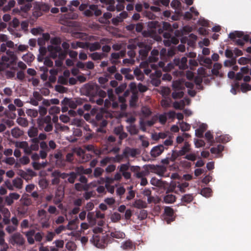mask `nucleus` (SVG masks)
I'll use <instances>...</instances> for the list:
<instances>
[{
    "mask_svg": "<svg viewBox=\"0 0 251 251\" xmlns=\"http://www.w3.org/2000/svg\"><path fill=\"white\" fill-rule=\"evenodd\" d=\"M17 56L15 53L8 50L6 51V54L1 57L0 62V71H3L10 67V65L13 64L17 60Z\"/></svg>",
    "mask_w": 251,
    "mask_h": 251,
    "instance_id": "nucleus-1",
    "label": "nucleus"
},
{
    "mask_svg": "<svg viewBox=\"0 0 251 251\" xmlns=\"http://www.w3.org/2000/svg\"><path fill=\"white\" fill-rule=\"evenodd\" d=\"M48 51L50 52V56L53 59L57 56L60 59H63L66 56V52H61V49L60 46L50 45L48 47Z\"/></svg>",
    "mask_w": 251,
    "mask_h": 251,
    "instance_id": "nucleus-2",
    "label": "nucleus"
},
{
    "mask_svg": "<svg viewBox=\"0 0 251 251\" xmlns=\"http://www.w3.org/2000/svg\"><path fill=\"white\" fill-rule=\"evenodd\" d=\"M191 144L188 142L185 141L184 145L179 151H173L172 155V161H175L178 156L184 155L186 153L191 152Z\"/></svg>",
    "mask_w": 251,
    "mask_h": 251,
    "instance_id": "nucleus-3",
    "label": "nucleus"
},
{
    "mask_svg": "<svg viewBox=\"0 0 251 251\" xmlns=\"http://www.w3.org/2000/svg\"><path fill=\"white\" fill-rule=\"evenodd\" d=\"M172 86L174 89V91L172 93V97L174 99H179L183 97V92L182 91L183 88V84L180 80H176L173 81Z\"/></svg>",
    "mask_w": 251,
    "mask_h": 251,
    "instance_id": "nucleus-4",
    "label": "nucleus"
},
{
    "mask_svg": "<svg viewBox=\"0 0 251 251\" xmlns=\"http://www.w3.org/2000/svg\"><path fill=\"white\" fill-rule=\"evenodd\" d=\"M8 242L13 246H21L24 244L25 240L20 233L17 232L9 237Z\"/></svg>",
    "mask_w": 251,
    "mask_h": 251,
    "instance_id": "nucleus-5",
    "label": "nucleus"
},
{
    "mask_svg": "<svg viewBox=\"0 0 251 251\" xmlns=\"http://www.w3.org/2000/svg\"><path fill=\"white\" fill-rule=\"evenodd\" d=\"M193 128L195 129V135L198 137H201L203 133L207 128V125L204 123H201L199 121H195L193 124Z\"/></svg>",
    "mask_w": 251,
    "mask_h": 251,
    "instance_id": "nucleus-6",
    "label": "nucleus"
},
{
    "mask_svg": "<svg viewBox=\"0 0 251 251\" xmlns=\"http://www.w3.org/2000/svg\"><path fill=\"white\" fill-rule=\"evenodd\" d=\"M108 95V99H106L104 101V107L105 109L108 108L111 105L112 103V107L113 109H116L118 107V103L117 102L115 101V97L113 94V90L109 89L107 91Z\"/></svg>",
    "mask_w": 251,
    "mask_h": 251,
    "instance_id": "nucleus-7",
    "label": "nucleus"
},
{
    "mask_svg": "<svg viewBox=\"0 0 251 251\" xmlns=\"http://www.w3.org/2000/svg\"><path fill=\"white\" fill-rule=\"evenodd\" d=\"M189 186V183L187 182H184L182 183H172L171 184V187L174 192L176 194H178L179 192L183 193L185 192V189Z\"/></svg>",
    "mask_w": 251,
    "mask_h": 251,
    "instance_id": "nucleus-8",
    "label": "nucleus"
},
{
    "mask_svg": "<svg viewBox=\"0 0 251 251\" xmlns=\"http://www.w3.org/2000/svg\"><path fill=\"white\" fill-rule=\"evenodd\" d=\"M137 45L141 48L139 51V56L141 59H144L148 55L151 48L149 46H148L143 42H139Z\"/></svg>",
    "mask_w": 251,
    "mask_h": 251,
    "instance_id": "nucleus-9",
    "label": "nucleus"
},
{
    "mask_svg": "<svg viewBox=\"0 0 251 251\" xmlns=\"http://www.w3.org/2000/svg\"><path fill=\"white\" fill-rule=\"evenodd\" d=\"M174 210L170 207H165L164 208V220L167 224H170L174 220Z\"/></svg>",
    "mask_w": 251,
    "mask_h": 251,
    "instance_id": "nucleus-10",
    "label": "nucleus"
},
{
    "mask_svg": "<svg viewBox=\"0 0 251 251\" xmlns=\"http://www.w3.org/2000/svg\"><path fill=\"white\" fill-rule=\"evenodd\" d=\"M61 103L62 105H68V107L73 109L76 108L77 105L80 104L79 100L66 98L61 101Z\"/></svg>",
    "mask_w": 251,
    "mask_h": 251,
    "instance_id": "nucleus-11",
    "label": "nucleus"
},
{
    "mask_svg": "<svg viewBox=\"0 0 251 251\" xmlns=\"http://www.w3.org/2000/svg\"><path fill=\"white\" fill-rule=\"evenodd\" d=\"M140 67L144 69V72L147 75H149L151 72V69L150 68L153 70L156 69V65L154 64H149L147 61L141 62L140 64Z\"/></svg>",
    "mask_w": 251,
    "mask_h": 251,
    "instance_id": "nucleus-12",
    "label": "nucleus"
},
{
    "mask_svg": "<svg viewBox=\"0 0 251 251\" xmlns=\"http://www.w3.org/2000/svg\"><path fill=\"white\" fill-rule=\"evenodd\" d=\"M20 195L17 193H11L5 198V202L7 205H12L14 201L18 200L20 198Z\"/></svg>",
    "mask_w": 251,
    "mask_h": 251,
    "instance_id": "nucleus-13",
    "label": "nucleus"
},
{
    "mask_svg": "<svg viewBox=\"0 0 251 251\" xmlns=\"http://www.w3.org/2000/svg\"><path fill=\"white\" fill-rule=\"evenodd\" d=\"M77 17V15L74 13H70L68 14L62 15L59 19L60 24L64 25H68V22L65 19H75Z\"/></svg>",
    "mask_w": 251,
    "mask_h": 251,
    "instance_id": "nucleus-14",
    "label": "nucleus"
},
{
    "mask_svg": "<svg viewBox=\"0 0 251 251\" xmlns=\"http://www.w3.org/2000/svg\"><path fill=\"white\" fill-rule=\"evenodd\" d=\"M158 120V117L157 116H154L152 117L151 120L147 121V122H144L143 121L141 120L140 121V126L141 129L145 131H146V126H151L154 124H155L157 121Z\"/></svg>",
    "mask_w": 251,
    "mask_h": 251,
    "instance_id": "nucleus-15",
    "label": "nucleus"
},
{
    "mask_svg": "<svg viewBox=\"0 0 251 251\" xmlns=\"http://www.w3.org/2000/svg\"><path fill=\"white\" fill-rule=\"evenodd\" d=\"M164 151V146L162 145H159L153 147L150 151V154L152 157H156L159 156Z\"/></svg>",
    "mask_w": 251,
    "mask_h": 251,
    "instance_id": "nucleus-16",
    "label": "nucleus"
},
{
    "mask_svg": "<svg viewBox=\"0 0 251 251\" xmlns=\"http://www.w3.org/2000/svg\"><path fill=\"white\" fill-rule=\"evenodd\" d=\"M139 151L137 149L126 147L123 151V155L125 157H135L139 154Z\"/></svg>",
    "mask_w": 251,
    "mask_h": 251,
    "instance_id": "nucleus-17",
    "label": "nucleus"
},
{
    "mask_svg": "<svg viewBox=\"0 0 251 251\" xmlns=\"http://www.w3.org/2000/svg\"><path fill=\"white\" fill-rule=\"evenodd\" d=\"M163 36L165 38L164 40V45L167 46H170L172 43L176 44L178 43L177 40H175L171 38V34L169 32H165L163 33Z\"/></svg>",
    "mask_w": 251,
    "mask_h": 251,
    "instance_id": "nucleus-18",
    "label": "nucleus"
},
{
    "mask_svg": "<svg viewBox=\"0 0 251 251\" xmlns=\"http://www.w3.org/2000/svg\"><path fill=\"white\" fill-rule=\"evenodd\" d=\"M187 59L186 57H183L181 59L179 58H175L174 60V64L176 66H178L179 68L184 70L187 68Z\"/></svg>",
    "mask_w": 251,
    "mask_h": 251,
    "instance_id": "nucleus-19",
    "label": "nucleus"
},
{
    "mask_svg": "<svg viewBox=\"0 0 251 251\" xmlns=\"http://www.w3.org/2000/svg\"><path fill=\"white\" fill-rule=\"evenodd\" d=\"M15 147L17 148L23 149L24 152L26 154H30V150L29 148L28 144L26 141L16 142L15 144Z\"/></svg>",
    "mask_w": 251,
    "mask_h": 251,
    "instance_id": "nucleus-20",
    "label": "nucleus"
},
{
    "mask_svg": "<svg viewBox=\"0 0 251 251\" xmlns=\"http://www.w3.org/2000/svg\"><path fill=\"white\" fill-rule=\"evenodd\" d=\"M127 13L126 11H123L120 13L119 15L115 18H112V23L114 25H117L119 23L123 22L124 20L127 17Z\"/></svg>",
    "mask_w": 251,
    "mask_h": 251,
    "instance_id": "nucleus-21",
    "label": "nucleus"
},
{
    "mask_svg": "<svg viewBox=\"0 0 251 251\" xmlns=\"http://www.w3.org/2000/svg\"><path fill=\"white\" fill-rule=\"evenodd\" d=\"M222 67V65L220 63H214L213 65V69L211 70L212 74L217 76L222 77L223 75V73L221 71Z\"/></svg>",
    "mask_w": 251,
    "mask_h": 251,
    "instance_id": "nucleus-22",
    "label": "nucleus"
},
{
    "mask_svg": "<svg viewBox=\"0 0 251 251\" xmlns=\"http://www.w3.org/2000/svg\"><path fill=\"white\" fill-rule=\"evenodd\" d=\"M190 100L188 99H184L180 101H176L173 103V106L176 109H182L185 105H189Z\"/></svg>",
    "mask_w": 251,
    "mask_h": 251,
    "instance_id": "nucleus-23",
    "label": "nucleus"
},
{
    "mask_svg": "<svg viewBox=\"0 0 251 251\" xmlns=\"http://www.w3.org/2000/svg\"><path fill=\"white\" fill-rule=\"evenodd\" d=\"M54 157L55 158V164L59 167H63L65 166V163L63 159L62 154L60 152H58L54 155Z\"/></svg>",
    "mask_w": 251,
    "mask_h": 251,
    "instance_id": "nucleus-24",
    "label": "nucleus"
},
{
    "mask_svg": "<svg viewBox=\"0 0 251 251\" xmlns=\"http://www.w3.org/2000/svg\"><path fill=\"white\" fill-rule=\"evenodd\" d=\"M94 244L98 248H103L106 246L105 243L102 239H100V237L97 236L93 237Z\"/></svg>",
    "mask_w": 251,
    "mask_h": 251,
    "instance_id": "nucleus-25",
    "label": "nucleus"
},
{
    "mask_svg": "<svg viewBox=\"0 0 251 251\" xmlns=\"http://www.w3.org/2000/svg\"><path fill=\"white\" fill-rule=\"evenodd\" d=\"M88 42H76L71 43V47L73 49L82 48L84 49H88Z\"/></svg>",
    "mask_w": 251,
    "mask_h": 251,
    "instance_id": "nucleus-26",
    "label": "nucleus"
},
{
    "mask_svg": "<svg viewBox=\"0 0 251 251\" xmlns=\"http://www.w3.org/2000/svg\"><path fill=\"white\" fill-rule=\"evenodd\" d=\"M249 71V70L248 67H242L240 70V72L238 73L235 75L236 79L238 80H241L243 78L244 75L248 73Z\"/></svg>",
    "mask_w": 251,
    "mask_h": 251,
    "instance_id": "nucleus-27",
    "label": "nucleus"
},
{
    "mask_svg": "<svg viewBox=\"0 0 251 251\" xmlns=\"http://www.w3.org/2000/svg\"><path fill=\"white\" fill-rule=\"evenodd\" d=\"M150 182L151 185L159 187H165V182L158 179L155 177H152L151 179Z\"/></svg>",
    "mask_w": 251,
    "mask_h": 251,
    "instance_id": "nucleus-28",
    "label": "nucleus"
},
{
    "mask_svg": "<svg viewBox=\"0 0 251 251\" xmlns=\"http://www.w3.org/2000/svg\"><path fill=\"white\" fill-rule=\"evenodd\" d=\"M132 206L138 209L144 208L147 207V204L145 201L141 200H136L132 204Z\"/></svg>",
    "mask_w": 251,
    "mask_h": 251,
    "instance_id": "nucleus-29",
    "label": "nucleus"
},
{
    "mask_svg": "<svg viewBox=\"0 0 251 251\" xmlns=\"http://www.w3.org/2000/svg\"><path fill=\"white\" fill-rule=\"evenodd\" d=\"M50 116H47L45 118L39 117V118H38L37 124L39 128L41 129L44 126V124L48 123L50 120Z\"/></svg>",
    "mask_w": 251,
    "mask_h": 251,
    "instance_id": "nucleus-30",
    "label": "nucleus"
},
{
    "mask_svg": "<svg viewBox=\"0 0 251 251\" xmlns=\"http://www.w3.org/2000/svg\"><path fill=\"white\" fill-rule=\"evenodd\" d=\"M134 246L132 243V242L130 240H127L125 242H123L121 246V248L125 251H128L130 250H132Z\"/></svg>",
    "mask_w": 251,
    "mask_h": 251,
    "instance_id": "nucleus-31",
    "label": "nucleus"
},
{
    "mask_svg": "<svg viewBox=\"0 0 251 251\" xmlns=\"http://www.w3.org/2000/svg\"><path fill=\"white\" fill-rule=\"evenodd\" d=\"M110 236L113 238L124 239L125 237V234L120 230H114L111 232Z\"/></svg>",
    "mask_w": 251,
    "mask_h": 251,
    "instance_id": "nucleus-32",
    "label": "nucleus"
},
{
    "mask_svg": "<svg viewBox=\"0 0 251 251\" xmlns=\"http://www.w3.org/2000/svg\"><path fill=\"white\" fill-rule=\"evenodd\" d=\"M100 47L101 46L100 43L98 42L93 43L88 42V49H89L90 51H94L98 50L100 48Z\"/></svg>",
    "mask_w": 251,
    "mask_h": 251,
    "instance_id": "nucleus-33",
    "label": "nucleus"
},
{
    "mask_svg": "<svg viewBox=\"0 0 251 251\" xmlns=\"http://www.w3.org/2000/svg\"><path fill=\"white\" fill-rule=\"evenodd\" d=\"M166 167L164 165H157L154 168L155 173L160 176H162L166 171Z\"/></svg>",
    "mask_w": 251,
    "mask_h": 251,
    "instance_id": "nucleus-34",
    "label": "nucleus"
},
{
    "mask_svg": "<svg viewBox=\"0 0 251 251\" xmlns=\"http://www.w3.org/2000/svg\"><path fill=\"white\" fill-rule=\"evenodd\" d=\"M158 53L159 51L157 50L153 49L151 51V55L149 58V61L150 62L157 61L158 59Z\"/></svg>",
    "mask_w": 251,
    "mask_h": 251,
    "instance_id": "nucleus-35",
    "label": "nucleus"
},
{
    "mask_svg": "<svg viewBox=\"0 0 251 251\" xmlns=\"http://www.w3.org/2000/svg\"><path fill=\"white\" fill-rule=\"evenodd\" d=\"M35 234L34 230H30L27 231L25 235L27 238V242L30 244H33L34 243V240L33 239V236Z\"/></svg>",
    "mask_w": 251,
    "mask_h": 251,
    "instance_id": "nucleus-36",
    "label": "nucleus"
},
{
    "mask_svg": "<svg viewBox=\"0 0 251 251\" xmlns=\"http://www.w3.org/2000/svg\"><path fill=\"white\" fill-rule=\"evenodd\" d=\"M58 175H59L58 171H54L51 173V176L53 177L51 180L52 184L56 185L59 183L60 177Z\"/></svg>",
    "mask_w": 251,
    "mask_h": 251,
    "instance_id": "nucleus-37",
    "label": "nucleus"
},
{
    "mask_svg": "<svg viewBox=\"0 0 251 251\" xmlns=\"http://www.w3.org/2000/svg\"><path fill=\"white\" fill-rule=\"evenodd\" d=\"M5 232L2 230L0 229V246H1V248H9L5 241Z\"/></svg>",
    "mask_w": 251,
    "mask_h": 251,
    "instance_id": "nucleus-38",
    "label": "nucleus"
},
{
    "mask_svg": "<svg viewBox=\"0 0 251 251\" xmlns=\"http://www.w3.org/2000/svg\"><path fill=\"white\" fill-rule=\"evenodd\" d=\"M12 183L14 187L17 189H20L23 187V180L19 177L14 179Z\"/></svg>",
    "mask_w": 251,
    "mask_h": 251,
    "instance_id": "nucleus-39",
    "label": "nucleus"
},
{
    "mask_svg": "<svg viewBox=\"0 0 251 251\" xmlns=\"http://www.w3.org/2000/svg\"><path fill=\"white\" fill-rule=\"evenodd\" d=\"M244 35V33L242 31H235L230 33L228 37L232 40H236V38H241Z\"/></svg>",
    "mask_w": 251,
    "mask_h": 251,
    "instance_id": "nucleus-40",
    "label": "nucleus"
},
{
    "mask_svg": "<svg viewBox=\"0 0 251 251\" xmlns=\"http://www.w3.org/2000/svg\"><path fill=\"white\" fill-rule=\"evenodd\" d=\"M217 142L226 143L230 141V137L227 135H221L216 137Z\"/></svg>",
    "mask_w": 251,
    "mask_h": 251,
    "instance_id": "nucleus-41",
    "label": "nucleus"
},
{
    "mask_svg": "<svg viewBox=\"0 0 251 251\" xmlns=\"http://www.w3.org/2000/svg\"><path fill=\"white\" fill-rule=\"evenodd\" d=\"M128 94V91H126L125 93H124V97H119V101L121 103V105H120V107H121V109L122 110H125L126 107V104L125 103V97L127 96Z\"/></svg>",
    "mask_w": 251,
    "mask_h": 251,
    "instance_id": "nucleus-42",
    "label": "nucleus"
},
{
    "mask_svg": "<svg viewBox=\"0 0 251 251\" xmlns=\"http://www.w3.org/2000/svg\"><path fill=\"white\" fill-rule=\"evenodd\" d=\"M89 6L90 9L93 12V15L99 16L101 14V11L98 8V5L91 4Z\"/></svg>",
    "mask_w": 251,
    "mask_h": 251,
    "instance_id": "nucleus-43",
    "label": "nucleus"
},
{
    "mask_svg": "<svg viewBox=\"0 0 251 251\" xmlns=\"http://www.w3.org/2000/svg\"><path fill=\"white\" fill-rule=\"evenodd\" d=\"M27 115L31 118H36L38 114V111L35 109H27L25 111Z\"/></svg>",
    "mask_w": 251,
    "mask_h": 251,
    "instance_id": "nucleus-44",
    "label": "nucleus"
},
{
    "mask_svg": "<svg viewBox=\"0 0 251 251\" xmlns=\"http://www.w3.org/2000/svg\"><path fill=\"white\" fill-rule=\"evenodd\" d=\"M164 201L166 203H173L176 201V197L172 194H168L164 197Z\"/></svg>",
    "mask_w": 251,
    "mask_h": 251,
    "instance_id": "nucleus-45",
    "label": "nucleus"
},
{
    "mask_svg": "<svg viewBox=\"0 0 251 251\" xmlns=\"http://www.w3.org/2000/svg\"><path fill=\"white\" fill-rule=\"evenodd\" d=\"M24 61L27 63H31L34 59V56L31 53H27L22 56Z\"/></svg>",
    "mask_w": 251,
    "mask_h": 251,
    "instance_id": "nucleus-46",
    "label": "nucleus"
},
{
    "mask_svg": "<svg viewBox=\"0 0 251 251\" xmlns=\"http://www.w3.org/2000/svg\"><path fill=\"white\" fill-rule=\"evenodd\" d=\"M184 158L191 161H194L197 159L196 153L194 152H189L185 154Z\"/></svg>",
    "mask_w": 251,
    "mask_h": 251,
    "instance_id": "nucleus-47",
    "label": "nucleus"
},
{
    "mask_svg": "<svg viewBox=\"0 0 251 251\" xmlns=\"http://www.w3.org/2000/svg\"><path fill=\"white\" fill-rule=\"evenodd\" d=\"M89 56L93 60H98L102 59L104 55L102 53L96 52L90 54Z\"/></svg>",
    "mask_w": 251,
    "mask_h": 251,
    "instance_id": "nucleus-48",
    "label": "nucleus"
},
{
    "mask_svg": "<svg viewBox=\"0 0 251 251\" xmlns=\"http://www.w3.org/2000/svg\"><path fill=\"white\" fill-rule=\"evenodd\" d=\"M127 131L132 135L137 134L138 129L134 125H130L126 127Z\"/></svg>",
    "mask_w": 251,
    "mask_h": 251,
    "instance_id": "nucleus-49",
    "label": "nucleus"
},
{
    "mask_svg": "<svg viewBox=\"0 0 251 251\" xmlns=\"http://www.w3.org/2000/svg\"><path fill=\"white\" fill-rule=\"evenodd\" d=\"M38 130L37 128L34 126L30 127L28 130V135L30 137H34L37 135Z\"/></svg>",
    "mask_w": 251,
    "mask_h": 251,
    "instance_id": "nucleus-50",
    "label": "nucleus"
},
{
    "mask_svg": "<svg viewBox=\"0 0 251 251\" xmlns=\"http://www.w3.org/2000/svg\"><path fill=\"white\" fill-rule=\"evenodd\" d=\"M212 193V190L209 188H203L201 192V194L203 196L208 198L211 196Z\"/></svg>",
    "mask_w": 251,
    "mask_h": 251,
    "instance_id": "nucleus-51",
    "label": "nucleus"
},
{
    "mask_svg": "<svg viewBox=\"0 0 251 251\" xmlns=\"http://www.w3.org/2000/svg\"><path fill=\"white\" fill-rule=\"evenodd\" d=\"M224 150V147L221 145H219L217 147L212 148L210 149V151L213 154H219Z\"/></svg>",
    "mask_w": 251,
    "mask_h": 251,
    "instance_id": "nucleus-52",
    "label": "nucleus"
},
{
    "mask_svg": "<svg viewBox=\"0 0 251 251\" xmlns=\"http://www.w3.org/2000/svg\"><path fill=\"white\" fill-rule=\"evenodd\" d=\"M11 134L15 138H18L23 135V131L19 128H14L11 130Z\"/></svg>",
    "mask_w": 251,
    "mask_h": 251,
    "instance_id": "nucleus-53",
    "label": "nucleus"
},
{
    "mask_svg": "<svg viewBox=\"0 0 251 251\" xmlns=\"http://www.w3.org/2000/svg\"><path fill=\"white\" fill-rule=\"evenodd\" d=\"M134 74L136 76V78L138 80H142L144 79V76L140 69L137 68L134 70Z\"/></svg>",
    "mask_w": 251,
    "mask_h": 251,
    "instance_id": "nucleus-54",
    "label": "nucleus"
},
{
    "mask_svg": "<svg viewBox=\"0 0 251 251\" xmlns=\"http://www.w3.org/2000/svg\"><path fill=\"white\" fill-rule=\"evenodd\" d=\"M40 222L43 228H48L50 226L49 218H41Z\"/></svg>",
    "mask_w": 251,
    "mask_h": 251,
    "instance_id": "nucleus-55",
    "label": "nucleus"
},
{
    "mask_svg": "<svg viewBox=\"0 0 251 251\" xmlns=\"http://www.w3.org/2000/svg\"><path fill=\"white\" fill-rule=\"evenodd\" d=\"M179 126L181 131H186L190 129L191 126L187 123L182 122L179 123Z\"/></svg>",
    "mask_w": 251,
    "mask_h": 251,
    "instance_id": "nucleus-56",
    "label": "nucleus"
},
{
    "mask_svg": "<svg viewBox=\"0 0 251 251\" xmlns=\"http://www.w3.org/2000/svg\"><path fill=\"white\" fill-rule=\"evenodd\" d=\"M194 143L196 148H200L204 147L205 145L204 141L201 139H194Z\"/></svg>",
    "mask_w": 251,
    "mask_h": 251,
    "instance_id": "nucleus-57",
    "label": "nucleus"
},
{
    "mask_svg": "<svg viewBox=\"0 0 251 251\" xmlns=\"http://www.w3.org/2000/svg\"><path fill=\"white\" fill-rule=\"evenodd\" d=\"M138 100V95L136 93L133 92L130 100V106L133 107L136 105V102Z\"/></svg>",
    "mask_w": 251,
    "mask_h": 251,
    "instance_id": "nucleus-58",
    "label": "nucleus"
},
{
    "mask_svg": "<svg viewBox=\"0 0 251 251\" xmlns=\"http://www.w3.org/2000/svg\"><path fill=\"white\" fill-rule=\"evenodd\" d=\"M193 200V196L192 194H186L182 197L181 198L182 202H185L187 203L190 202Z\"/></svg>",
    "mask_w": 251,
    "mask_h": 251,
    "instance_id": "nucleus-59",
    "label": "nucleus"
},
{
    "mask_svg": "<svg viewBox=\"0 0 251 251\" xmlns=\"http://www.w3.org/2000/svg\"><path fill=\"white\" fill-rule=\"evenodd\" d=\"M198 60H199V62H203V63H204L209 66H210L212 63L211 58H210L209 57L204 58L203 57L199 56Z\"/></svg>",
    "mask_w": 251,
    "mask_h": 251,
    "instance_id": "nucleus-60",
    "label": "nucleus"
},
{
    "mask_svg": "<svg viewBox=\"0 0 251 251\" xmlns=\"http://www.w3.org/2000/svg\"><path fill=\"white\" fill-rule=\"evenodd\" d=\"M16 2L14 0H10L7 5L3 7V11H7L9 10L12 7H14L15 5Z\"/></svg>",
    "mask_w": 251,
    "mask_h": 251,
    "instance_id": "nucleus-61",
    "label": "nucleus"
},
{
    "mask_svg": "<svg viewBox=\"0 0 251 251\" xmlns=\"http://www.w3.org/2000/svg\"><path fill=\"white\" fill-rule=\"evenodd\" d=\"M17 122L19 125H21L23 126H26L28 125L27 120L26 119L22 117H19L17 118Z\"/></svg>",
    "mask_w": 251,
    "mask_h": 251,
    "instance_id": "nucleus-62",
    "label": "nucleus"
},
{
    "mask_svg": "<svg viewBox=\"0 0 251 251\" xmlns=\"http://www.w3.org/2000/svg\"><path fill=\"white\" fill-rule=\"evenodd\" d=\"M98 81L103 88H105L106 84L108 82V78L106 76H101L98 79Z\"/></svg>",
    "mask_w": 251,
    "mask_h": 251,
    "instance_id": "nucleus-63",
    "label": "nucleus"
},
{
    "mask_svg": "<svg viewBox=\"0 0 251 251\" xmlns=\"http://www.w3.org/2000/svg\"><path fill=\"white\" fill-rule=\"evenodd\" d=\"M251 61L250 58L242 57L238 59V62L240 65H246L249 63Z\"/></svg>",
    "mask_w": 251,
    "mask_h": 251,
    "instance_id": "nucleus-64",
    "label": "nucleus"
}]
</instances>
